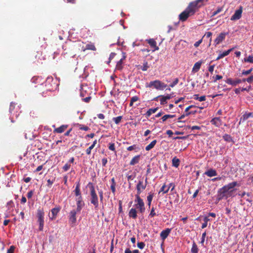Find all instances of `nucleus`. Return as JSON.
Instances as JSON below:
<instances>
[{"label":"nucleus","instance_id":"f257e3e1","mask_svg":"<svg viewBox=\"0 0 253 253\" xmlns=\"http://www.w3.org/2000/svg\"><path fill=\"white\" fill-rule=\"evenodd\" d=\"M96 48L94 44L92 43H89L87 44L84 47L83 45V42H75L71 47V50L77 52L81 50L83 51H85L86 50H91L93 51L96 50Z\"/></svg>","mask_w":253,"mask_h":253},{"label":"nucleus","instance_id":"f03ea898","mask_svg":"<svg viewBox=\"0 0 253 253\" xmlns=\"http://www.w3.org/2000/svg\"><path fill=\"white\" fill-rule=\"evenodd\" d=\"M197 10L190 3L186 8L179 15V19L182 22L185 21L188 18L193 15Z\"/></svg>","mask_w":253,"mask_h":253},{"label":"nucleus","instance_id":"7ed1b4c3","mask_svg":"<svg viewBox=\"0 0 253 253\" xmlns=\"http://www.w3.org/2000/svg\"><path fill=\"white\" fill-rule=\"evenodd\" d=\"M88 186L90 190V202L94 206L95 208H97L99 206L98 199L94 187L91 182L88 183Z\"/></svg>","mask_w":253,"mask_h":253},{"label":"nucleus","instance_id":"20e7f679","mask_svg":"<svg viewBox=\"0 0 253 253\" xmlns=\"http://www.w3.org/2000/svg\"><path fill=\"white\" fill-rule=\"evenodd\" d=\"M167 85L164 83H162L159 80H155L151 81L149 84L146 85L148 87H152L156 88L157 90H162L167 87Z\"/></svg>","mask_w":253,"mask_h":253},{"label":"nucleus","instance_id":"39448f33","mask_svg":"<svg viewBox=\"0 0 253 253\" xmlns=\"http://www.w3.org/2000/svg\"><path fill=\"white\" fill-rule=\"evenodd\" d=\"M148 184V178L146 177L145 179V182H144L143 180H140L138 181L137 184L136 185V190L137 193L135 195H139L142 193V191L145 190Z\"/></svg>","mask_w":253,"mask_h":253},{"label":"nucleus","instance_id":"423d86ee","mask_svg":"<svg viewBox=\"0 0 253 253\" xmlns=\"http://www.w3.org/2000/svg\"><path fill=\"white\" fill-rule=\"evenodd\" d=\"M134 202L137 203L135 205L136 208L139 210L140 212L143 213L145 211V204L140 196L135 195Z\"/></svg>","mask_w":253,"mask_h":253},{"label":"nucleus","instance_id":"0eeeda50","mask_svg":"<svg viewBox=\"0 0 253 253\" xmlns=\"http://www.w3.org/2000/svg\"><path fill=\"white\" fill-rule=\"evenodd\" d=\"M44 213L43 210L39 209L37 212L38 222L39 223V230H43Z\"/></svg>","mask_w":253,"mask_h":253},{"label":"nucleus","instance_id":"6e6552de","mask_svg":"<svg viewBox=\"0 0 253 253\" xmlns=\"http://www.w3.org/2000/svg\"><path fill=\"white\" fill-rule=\"evenodd\" d=\"M232 194H228L225 191V188H221L218 191L217 199L218 201H219L224 198L227 199Z\"/></svg>","mask_w":253,"mask_h":253},{"label":"nucleus","instance_id":"1a4fd4ad","mask_svg":"<svg viewBox=\"0 0 253 253\" xmlns=\"http://www.w3.org/2000/svg\"><path fill=\"white\" fill-rule=\"evenodd\" d=\"M232 194H228L225 191V188H221L218 191L217 199L218 201H219L224 198L227 199Z\"/></svg>","mask_w":253,"mask_h":253},{"label":"nucleus","instance_id":"9d476101","mask_svg":"<svg viewBox=\"0 0 253 253\" xmlns=\"http://www.w3.org/2000/svg\"><path fill=\"white\" fill-rule=\"evenodd\" d=\"M78 212L76 210H73L69 212V221L72 225H74L77 221L76 214Z\"/></svg>","mask_w":253,"mask_h":253},{"label":"nucleus","instance_id":"9b49d317","mask_svg":"<svg viewBox=\"0 0 253 253\" xmlns=\"http://www.w3.org/2000/svg\"><path fill=\"white\" fill-rule=\"evenodd\" d=\"M208 0H196L190 2L191 4L197 10L204 4L205 2H207Z\"/></svg>","mask_w":253,"mask_h":253},{"label":"nucleus","instance_id":"f8f14e48","mask_svg":"<svg viewBox=\"0 0 253 253\" xmlns=\"http://www.w3.org/2000/svg\"><path fill=\"white\" fill-rule=\"evenodd\" d=\"M60 210L61 208L59 206L53 208L51 210V214H49V217L50 219H51V220H54L56 218V216L60 211Z\"/></svg>","mask_w":253,"mask_h":253},{"label":"nucleus","instance_id":"ddd939ff","mask_svg":"<svg viewBox=\"0 0 253 253\" xmlns=\"http://www.w3.org/2000/svg\"><path fill=\"white\" fill-rule=\"evenodd\" d=\"M242 11V7L240 6V8L236 10L234 14L231 16V20L234 21L239 19L241 17Z\"/></svg>","mask_w":253,"mask_h":253},{"label":"nucleus","instance_id":"4468645a","mask_svg":"<svg viewBox=\"0 0 253 253\" xmlns=\"http://www.w3.org/2000/svg\"><path fill=\"white\" fill-rule=\"evenodd\" d=\"M76 202H77V209L76 211L80 212L82 209V208L84 207V204L83 201L82 197H80L76 198Z\"/></svg>","mask_w":253,"mask_h":253},{"label":"nucleus","instance_id":"2eb2a0df","mask_svg":"<svg viewBox=\"0 0 253 253\" xmlns=\"http://www.w3.org/2000/svg\"><path fill=\"white\" fill-rule=\"evenodd\" d=\"M226 33L222 32L219 34L217 38L214 41L215 45L219 44L225 39Z\"/></svg>","mask_w":253,"mask_h":253},{"label":"nucleus","instance_id":"dca6fc26","mask_svg":"<svg viewBox=\"0 0 253 253\" xmlns=\"http://www.w3.org/2000/svg\"><path fill=\"white\" fill-rule=\"evenodd\" d=\"M225 82L229 84L232 85V86H236L237 84L242 83V80L236 79L233 80L231 78H228L225 81Z\"/></svg>","mask_w":253,"mask_h":253},{"label":"nucleus","instance_id":"f3484780","mask_svg":"<svg viewBox=\"0 0 253 253\" xmlns=\"http://www.w3.org/2000/svg\"><path fill=\"white\" fill-rule=\"evenodd\" d=\"M146 41L152 47L154 48V50H153V51L159 50V48L158 46H157L156 42L154 39H150L149 40H147Z\"/></svg>","mask_w":253,"mask_h":253},{"label":"nucleus","instance_id":"a211bd4d","mask_svg":"<svg viewBox=\"0 0 253 253\" xmlns=\"http://www.w3.org/2000/svg\"><path fill=\"white\" fill-rule=\"evenodd\" d=\"M87 93H90V89L87 86L82 87L81 89L80 96L82 98L86 97Z\"/></svg>","mask_w":253,"mask_h":253},{"label":"nucleus","instance_id":"6ab92c4d","mask_svg":"<svg viewBox=\"0 0 253 253\" xmlns=\"http://www.w3.org/2000/svg\"><path fill=\"white\" fill-rule=\"evenodd\" d=\"M171 229L169 228H167L165 230H163L160 233V237L163 241H164L169 236L170 232Z\"/></svg>","mask_w":253,"mask_h":253},{"label":"nucleus","instance_id":"aec40b11","mask_svg":"<svg viewBox=\"0 0 253 253\" xmlns=\"http://www.w3.org/2000/svg\"><path fill=\"white\" fill-rule=\"evenodd\" d=\"M238 185V183L236 181H234L231 183H228L227 185H226L225 186L227 188V189L230 192V194L234 191L233 188Z\"/></svg>","mask_w":253,"mask_h":253},{"label":"nucleus","instance_id":"412c9836","mask_svg":"<svg viewBox=\"0 0 253 253\" xmlns=\"http://www.w3.org/2000/svg\"><path fill=\"white\" fill-rule=\"evenodd\" d=\"M211 123L212 125L215 126H220L221 125V121L219 117H215L213 118Z\"/></svg>","mask_w":253,"mask_h":253},{"label":"nucleus","instance_id":"4be33fe9","mask_svg":"<svg viewBox=\"0 0 253 253\" xmlns=\"http://www.w3.org/2000/svg\"><path fill=\"white\" fill-rule=\"evenodd\" d=\"M68 127V125H62L60 127L55 128L53 132L55 133H61L63 132Z\"/></svg>","mask_w":253,"mask_h":253},{"label":"nucleus","instance_id":"5701e85b","mask_svg":"<svg viewBox=\"0 0 253 253\" xmlns=\"http://www.w3.org/2000/svg\"><path fill=\"white\" fill-rule=\"evenodd\" d=\"M126 56H125V53H123V57L120 59V60L117 62L116 65V69L117 70H121L123 68V60L125 59Z\"/></svg>","mask_w":253,"mask_h":253},{"label":"nucleus","instance_id":"b1692460","mask_svg":"<svg viewBox=\"0 0 253 253\" xmlns=\"http://www.w3.org/2000/svg\"><path fill=\"white\" fill-rule=\"evenodd\" d=\"M205 174L209 177H212L217 175V173L215 169H211L205 172Z\"/></svg>","mask_w":253,"mask_h":253},{"label":"nucleus","instance_id":"393cba45","mask_svg":"<svg viewBox=\"0 0 253 253\" xmlns=\"http://www.w3.org/2000/svg\"><path fill=\"white\" fill-rule=\"evenodd\" d=\"M128 216L129 217L134 219H136L137 216V211L136 209L134 208H131L128 212Z\"/></svg>","mask_w":253,"mask_h":253},{"label":"nucleus","instance_id":"a878e982","mask_svg":"<svg viewBox=\"0 0 253 253\" xmlns=\"http://www.w3.org/2000/svg\"><path fill=\"white\" fill-rule=\"evenodd\" d=\"M234 48H232L227 51H225L222 53H220L218 56H217V57L216 58V60H219L220 59H221L222 58H223L224 57L228 55L230 52L232 51L233 50Z\"/></svg>","mask_w":253,"mask_h":253},{"label":"nucleus","instance_id":"bb28decb","mask_svg":"<svg viewBox=\"0 0 253 253\" xmlns=\"http://www.w3.org/2000/svg\"><path fill=\"white\" fill-rule=\"evenodd\" d=\"M74 192L75 193V194L77 198L82 197L81 193V191H80V184L79 182L77 183L76 188L74 191Z\"/></svg>","mask_w":253,"mask_h":253},{"label":"nucleus","instance_id":"cd10ccee","mask_svg":"<svg viewBox=\"0 0 253 253\" xmlns=\"http://www.w3.org/2000/svg\"><path fill=\"white\" fill-rule=\"evenodd\" d=\"M140 156L137 155L134 156L130 161L129 165L131 166H134L136 164H138L140 160Z\"/></svg>","mask_w":253,"mask_h":253},{"label":"nucleus","instance_id":"c85d7f7f","mask_svg":"<svg viewBox=\"0 0 253 253\" xmlns=\"http://www.w3.org/2000/svg\"><path fill=\"white\" fill-rule=\"evenodd\" d=\"M251 117H253V113L251 112V113H246V114H244L242 116V117L240 118V122L241 121L244 122Z\"/></svg>","mask_w":253,"mask_h":253},{"label":"nucleus","instance_id":"c756f323","mask_svg":"<svg viewBox=\"0 0 253 253\" xmlns=\"http://www.w3.org/2000/svg\"><path fill=\"white\" fill-rule=\"evenodd\" d=\"M202 63L203 62L202 61H199L195 63L193 67L192 71L194 72H198L200 70Z\"/></svg>","mask_w":253,"mask_h":253},{"label":"nucleus","instance_id":"7c9ffc66","mask_svg":"<svg viewBox=\"0 0 253 253\" xmlns=\"http://www.w3.org/2000/svg\"><path fill=\"white\" fill-rule=\"evenodd\" d=\"M111 185L110 186L111 190L113 193L114 195H115L116 193V183L115 182V179L114 177H113L111 180Z\"/></svg>","mask_w":253,"mask_h":253},{"label":"nucleus","instance_id":"2f4dec72","mask_svg":"<svg viewBox=\"0 0 253 253\" xmlns=\"http://www.w3.org/2000/svg\"><path fill=\"white\" fill-rule=\"evenodd\" d=\"M158 109V108H151L149 109L147 112L145 113V115L146 117L148 118L152 114L155 113Z\"/></svg>","mask_w":253,"mask_h":253},{"label":"nucleus","instance_id":"473e14b6","mask_svg":"<svg viewBox=\"0 0 253 253\" xmlns=\"http://www.w3.org/2000/svg\"><path fill=\"white\" fill-rule=\"evenodd\" d=\"M157 142V140H153L149 145H148L145 147L146 151H150L151 149H152L155 146V145H156Z\"/></svg>","mask_w":253,"mask_h":253},{"label":"nucleus","instance_id":"72a5a7b5","mask_svg":"<svg viewBox=\"0 0 253 253\" xmlns=\"http://www.w3.org/2000/svg\"><path fill=\"white\" fill-rule=\"evenodd\" d=\"M180 160L177 158L176 157H174L172 160V166L177 168L179 166Z\"/></svg>","mask_w":253,"mask_h":253},{"label":"nucleus","instance_id":"f704fd0d","mask_svg":"<svg viewBox=\"0 0 253 253\" xmlns=\"http://www.w3.org/2000/svg\"><path fill=\"white\" fill-rule=\"evenodd\" d=\"M126 150L128 151L135 150V152H137L139 150V148L137 146V145L134 144L132 146L128 147L126 148Z\"/></svg>","mask_w":253,"mask_h":253},{"label":"nucleus","instance_id":"c9c22d12","mask_svg":"<svg viewBox=\"0 0 253 253\" xmlns=\"http://www.w3.org/2000/svg\"><path fill=\"white\" fill-rule=\"evenodd\" d=\"M191 251L192 253H198L199 249H198L197 245H196V244L195 242L193 243Z\"/></svg>","mask_w":253,"mask_h":253},{"label":"nucleus","instance_id":"e433bc0d","mask_svg":"<svg viewBox=\"0 0 253 253\" xmlns=\"http://www.w3.org/2000/svg\"><path fill=\"white\" fill-rule=\"evenodd\" d=\"M153 197H154L153 194H149L148 195V196L147 197V200L148 202V206L149 208L150 207Z\"/></svg>","mask_w":253,"mask_h":253},{"label":"nucleus","instance_id":"4c0bfd02","mask_svg":"<svg viewBox=\"0 0 253 253\" xmlns=\"http://www.w3.org/2000/svg\"><path fill=\"white\" fill-rule=\"evenodd\" d=\"M211 219L207 216H205L204 218V222L202 225V228L204 229L206 228L208 225V221H210Z\"/></svg>","mask_w":253,"mask_h":253},{"label":"nucleus","instance_id":"58836bf2","mask_svg":"<svg viewBox=\"0 0 253 253\" xmlns=\"http://www.w3.org/2000/svg\"><path fill=\"white\" fill-rule=\"evenodd\" d=\"M175 117V115H165L162 117L161 120H162V122H164L169 118H172Z\"/></svg>","mask_w":253,"mask_h":253},{"label":"nucleus","instance_id":"ea45409f","mask_svg":"<svg viewBox=\"0 0 253 253\" xmlns=\"http://www.w3.org/2000/svg\"><path fill=\"white\" fill-rule=\"evenodd\" d=\"M196 112V111H194V112L190 111V112H188V113H186L185 114H183L178 118V121L180 122V120L183 119L185 116H188V115H189L190 114H194Z\"/></svg>","mask_w":253,"mask_h":253},{"label":"nucleus","instance_id":"a19ab883","mask_svg":"<svg viewBox=\"0 0 253 253\" xmlns=\"http://www.w3.org/2000/svg\"><path fill=\"white\" fill-rule=\"evenodd\" d=\"M91 98V93H87L86 97L82 98V100L85 103H88L90 101Z\"/></svg>","mask_w":253,"mask_h":253},{"label":"nucleus","instance_id":"79ce46f5","mask_svg":"<svg viewBox=\"0 0 253 253\" xmlns=\"http://www.w3.org/2000/svg\"><path fill=\"white\" fill-rule=\"evenodd\" d=\"M156 215H158V214L156 212H155V208L153 207L151 209V211H150V214H149V217H153L155 216H156Z\"/></svg>","mask_w":253,"mask_h":253},{"label":"nucleus","instance_id":"37998d69","mask_svg":"<svg viewBox=\"0 0 253 253\" xmlns=\"http://www.w3.org/2000/svg\"><path fill=\"white\" fill-rule=\"evenodd\" d=\"M244 60L245 62L253 63V56L249 55L248 58H244Z\"/></svg>","mask_w":253,"mask_h":253},{"label":"nucleus","instance_id":"c03bdc74","mask_svg":"<svg viewBox=\"0 0 253 253\" xmlns=\"http://www.w3.org/2000/svg\"><path fill=\"white\" fill-rule=\"evenodd\" d=\"M122 119V116H121L113 118V120L115 122V124L117 125L119 124L121 122Z\"/></svg>","mask_w":253,"mask_h":253},{"label":"nucleus","instance_id":"a18cd8bd","mask_svg":"<svg viewBox=\"0 0 253 253\" xmlns=\"http://www.w3.org/2000/svg\"><path fill=\"white\" fill-rule=\"evenodd\" d=\"M55 177H54L53 179H48L47 180V184H46V186L48 187H49L50 188L52 186V185L53 184V183H54V181H55Z\"/></svg>","mask_w":253,"mask_h":253},{"label":"nucleus","instance_id":"49530a36","mask_svg":"<svg viewBox=\"0 0 253 253\" xmlns=\"http://www.w3.org/2000/svg\"><path fill=\"white\" fill-rule=\"evenodd\" d=\"M71 164L67 162L62 168L63 170L64 171H68L70 168H71Z\"/></svg>","mask_w":253,"mask_h":253},{"label":"nucleus","instance_id":"de8ad7c7","mask_svg":"<svg viewBox=\"0 0 253 253\" xmlns=\"http://www.w3.org/2000/svg\"><path fill=\"white\" fill-rule=\"evenodd\" d=\"M145 244L144 242H138L137 244V247L140 249H143L145 247Z\"/></svg>","mask_w":253,"mask_h":253},{"label":"nucleus","instance_id":"09e8293b","mask_svg":"<svg viewBox=\"0 0 253 253\" xmlns=\"http://www.w3.org/2000/svg\"><path fill=\"white\" fill-rule=\"evenodd\" d=\"M166 186L165 185H164L161 187L160 192H162L164 193H167L169 190V188H168L167 189H166Z\"/></svg>","mask_w":253,"mask_h":253},{"label":"nucleus","instance_id":"8fccbe9b","mask_svg":"<svg viewBox=\"0 0 253 253\" xmlns=\"http://www.w3.org/2000/svg\"><path fill=\"white\" fill-rule=\"evenodd\" d=\"M253 70L252 68H251L249 70H243L242 75H248L251 73L252 71Z\"/></svg>","mask_w":253,"mask_h":253},{"label":"nucleus","instance_id":"3c124183","mask_svg":"<svg viewBox=\"0 0 253 253\" xmlns=\"http://www.w3.org/2000/svg\"><path fill=\"white\" fill-rule=\"evenodd\" d=\"M179 80L178 78L175 79L174 81L169 84V86L171 87H173L175 85H176L178 83Z\"/></svg>","mask_w":253,"mask_h":253},{"label":"nucleus","instance_id":"603ef678","mask_svg":"<svg viewBox=\"0 0 253 253\" xmlns=\"http://www.w3.org/2000/svg\"><path fill=\"white\" fill-rule=\"evenodd\" d=\"M160 96L161 97V98L160 99L161 104L164 105L165 103H166L167 100L166 99L165 96Z\"/></svg>","mask_w":253,"mask_h":253},{"label":"nucleus","instance_id":"864d4df0","mask_svg":"<svg viewBox=\"0 0 253 253\" xmlns=\"http://www.w3.org/2000/svg\"><path fill=\"white\" fill-rule=\"evenodd\" d=\"M222 10V7H218L215 11H214L212 13V16H214L219 12H220Z\"/></svg>","mask_w":253,"mask_h":253},{"label":"nucleus","instance_id":"5fc2aeb1","mask_svg":"<svg viewBox=\"0 0 253 253\" xmlns=\"http://www.w3.org/2000/svg\"><path fill=\"white\" fill-rule=\"evenodd\" d=\"M93 145L90 146L86 150V153L87 155H89L91 153V150L93 148Z\"/></svg>","mask_w":253,"mask_h":253},{"label":"nucleus","instance_id":"6e6d98bb","mask_svg":"<svg viewBox=\"0 0 253 253\" xmlns=\"http://www.w3.org/2000/svg\"><path fill=\"white\" fill-rule=\"evenodd\" d=\"M15 249V247L13 246H10L9 249H8L7 251V253H14V251Z\"/></svg>","mask_w":253,"mask_h":253},{"label":"nucleus","instance_id":"4d7b16f0","mask_svg":"<svg viewBox=\"0 0 253 253\" xmlns=\"http://www.w3.org/2000/svg\"><path fill=\"white\" fill-rule=\"evenodd\" d=\"M148 68H149V66H148V63L147 62H146L145 63H144L143 64V67L142 68V70L144 71H146Z\"/></svg>","mask_w":253,"mask_h":253},{"label":"nucleus","instance_id":"13d9d810","mask_svg":"<svg viewBox=\"0 0 253 253\" xmlns=\"http://www.w3.org/2000/svg\"><path fill=\"white\" fill-rule=\"evenodd\" d=\"M80 129L85 131H87L89 128L87 126L80 125Z\"/></svg>","mask_w":253,"mask_h":253},{"label":"nucleus","instance_id":"bf43d9fd","mask_svg":"<svg viewBox=\"0 0 253 253\" xmlns=\"http://www.w3.org/2000/svg\"><path fill=\"white\" fill-rule=\"evenodd\" d=\"M109 149L110 150L115 151V146L114 143H110L109 144Z\"/></svg>","mask_w":253,"mask_h":253},{"label":"nucleus","instance_id":"052dcab7","mask_svg":"<svg viewBox=\"0 0 253 253\" xmlns=\"http://www.w3.org/2000/svg\"><path fill=\"white\" fill-rule=\"evenodd\" d=\"M213 78H214L213 82H216L217 81V80L221 79L222 78V76L221 75H217L215 77H213Z\"/></svg>","mask_w":253,"mask_h":253},{"label":"nucleus","instance_id":"680f3d73","mask_svg":"<svg viewBox=\"0 0 253 253\" xmlns=\"http://www.w3.org/2000/svg\"><path fill=\"white\" fill-rule=\"evenodd\" d=\"M15 108V103L11 102L10 105L9 107V112L10 113H12V111L14 110Z\"/></svg>","mask_w":253,"mask_h":253},{"label":"nucleus","instance_id":"e2e57ef3","mask_svg":"<svg viewBox=\"0 0 253 253\" xmlns=\"http://www.w3.org/2000/svg\"><path fill=\"white\" fill-rule=\"evenodd\" d=\"M206 236V232H205L204 233H203L202 234V239H201V243L202 244H203L205 242V239Z\"/></svg>","mask_w":253,"mask_h":253},{"label":"nucleus","instance_id":"0e129e2a","mask_svg":"<svg viewBox=\"0 0 253 253\" xmlns=\"http://www.w3.org/2000/svg\"><path fill=\"white\" fill-rule=\"evenodd\" d=\"M33 194H34V192H33V191H32V190L30 191H29V192H28V193H27V198H28V199H30V198H32V196H33Z\"/></svg>","mask_w":253,"mask_h":253},{"label":"nucleus","instance_id":"69168bd1","mask_svg":"<svg viewBox=\"0 0 253 253\" xmlns=\"http://www.w3.org/2000/svg\"><path fill=\"white\" fill-rule=\"evenodd\" d=\"M247 82L250 84H251L253 82V75L247 78Z\"/></svg>","mask_w":253,"mask_h":253},{"label":"nucleus","instance_id":"338daca9","mask_svg":"<svg viewBox=\"0 0 253 253\" xmlns=\"http://www.w3.org/2000/svg\"><path fill=\"white\" fill-rule=\"evenodd\" d=\"M107 163V158H103L102 159V164L103 167H105L106 164Z\"/></svg>","mask_w":253,"mask_h":253},{"label":"nucleus","instance_id":"774afa93","mask_svg":"<svg viewBox=\"0 0 253 253\" xmlns=\"http://www.w3.org/2000/svg\"><path fill=\"white\" fill-rule=\"evenodd\" d=\"M202 39L199 40L198 41L194 43V46H195L196 47L199 46V45L202 43Z\"/></svg>","mask_w":253,"mask_h":253}]
</instances>
